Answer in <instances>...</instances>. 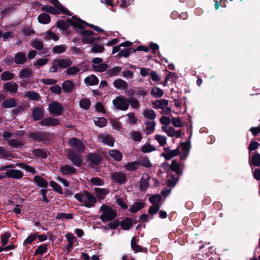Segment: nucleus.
Listing matches in <instances>:
<instances>
[{
	"label": "nucleus",
	"mask_w": 260,
	"mask_h": 260,
	"mask_svg": "<svg viewBox=\"0 0 260 260\" xmlns=\"http://www.w3.org/2000/svg\"><path fill=\"white\" fill-rule=\"evenodd\" d=\"M170 171L168 173L167 178V185L168 188L164 190V197L168 196L172 189L175 186L178 181L182 172L180 169V166L176 160H173L170 166Z\"/></svg>",
	"instance_id": "nucleus-1"
},
{
	"label": "nucleus",
	"mask_w": 260,
	"mask_h": 260,
	"mask_svg": "<svg viewBox=\"0 0 260 260\" xmlns=\"http://www.w3.org/2000/svg\"><path fill=\"white\" fill-rule=\"evenodd\" d=\"M28 138L35 142L48 144L52 140L53 134L50 132L36 131L30 132L28 136Z\"/></svg>",
	"instance_id": "nucleus-2"
},
{
	"label": "nucleus",
	"mask_w": 260,
	"mask_h": 260,
	"mask_svg": "<svg viewBox=\"0 0 260 260\" xmlns=\"http://www.w3.org/2000/svg\"><path fill=\"white\" fill-rule=\"evenodd\" d=\"M100 211L102 212L100 218L103 222H108L112 220L117 216L116 211L108 205L102 204Z\"/></svg>",
	"instance_id": "nucleus-3"
},
{
	"label": "nucleus",
	"mask_w": 260,
	"mask_h": 260,
	"mask_svg": "<svg viewBox=\"0 0 260 260\" xmlns=\"http://www.w3.org/2000/svg\"><path fill=\"white\" fill-rule=\"evenodd\" d=\"M80 32L83 36L82 39V42L83 44H94L96 43V41H100L101 39L100 36L96 37L93 36V35H96V34L90 30H80Z\"/></svg>",
	"instance_id": "nucleus-4"
},
{
	"label": "nucleus",
	"mask_w": 260,
	"mask_h": 260,
	"mask_svg": "<svg viewBox=\"0 0 260 260\" xmlns=\"http://www.w3.org/2000/svg\"><path fill=\"white\" fill-rule=\"evenodd\" d=\"M56 25L58 28L62 30L68 29L69 28L70 25H71L73 26L74 29L78 32H80V30H77V28H81V26L79 24L77 23V21L76 20V19H73L72 17L71 18L68 19L66 21L62 20H59L57 21Z\"/></svg>",
	"instance_id": "nucleus-5"
},
{
	"label": "nucleus",
	"mask_w": 260,
	"mask_h": 260,
	"mask_svg": "<svg viewBox=\"0 0 260 260\" xmlns=\"http://www.w3.org/2000/svg\"><path fill=\"white\" fill-rule=\"evenodd\" d=\"M113 104L117 109L125 111L128 108V98L123 96H117L112 101Z\"/></svg>",
	"instance_id": "nucleus-6"
},
{
	"label": "nucleus",
	"mask_w": 260,
	"mask_h": 260,
	"mask_svg": "<svg viewBox=\"0 0 260 260\" xmlns=\"http://www.w3.org/2000/svg\"><path fill=\"white\" fill-rule=\"evenodd\" d=\"M64 111L63 107L60 103L53 101L49 105V111L51 115L60 116Z\"/></svg>",
	"instance_id": "nucleus-7"
},
{
	"label": "nucleus",
	"mask_w": 260,
	"mask_h": 260,
	"mask_svg": "<svg viewBox=\"0 0 260 260\" xmlns=\"http://www.w3.org/2000/svg\"><path fill=\"white\" fill-rule=\"evenodd\" d=\"M69 144L79 153H83L85 150L84 143L78 138H73L70 139L69 140Z\"/></svg>",
	"instance_id": "nucleus-8"
},
{
	"label": "nucleus",
	"mask_w": 260,
	"mask_h": 260,
	"mask_svg": "<svg viewBox=\"0 0 260 260\" xmlns=\"http://www.w3.org/2000/svg\"><path fill=\"white\" fill-rule=\"evenodd\" d=\"M68 158L70 159L73 164L77 167H80L82 163L81 156L80 154L75 152L73 150H69L67 154Z\"/></svg>",
	"instance_id": "nucleus-9"
},
{
	"label": "nucleus",
	"mask_w": 260,
	"mask_h": 260,
	"mask_svg": "<svg viewBox=\"0 0 260 260\" xmlns=\"http://www.w3.org/2000/svg\"><path fill=\"white\" fill-rule=\"evenodd\" d=\"M110 177L114 182L120 184H124L127 181L126 175L122 172L113 173Z\"/></svg>",
	"instance_id": "nucleus-10"
},
{
	"label": "nucleus",
	"mask_w": 260,
	"mask_h": 260,
	"mask_svg": "<svg viewBox=\"0 0 260 260\" xmlns=\"http://www.w3.org/2000/svg\"><path fill=\"white\" fill-rule=\"evenodd\" d=\"M39 123L42 126H56L60 124V121L58 119L51 117H47L42 119Z\"/></svg>",
	"instance_id": "nucleus-11"
},
{
	"label": "nucleus",
	"mask_w": 260,
	"mask_h": 260,
	"mask_svg": "<svg viewBox=\"0 0 260 260\" xmlns=\"http://www.w3.org/2000/svg\"><path fill=\"white\" fill-rule=\"evenodd\" d=\"M98 138L102 143L109 146L112 147L114 145L115 139L110 135L100 134Z\"/></svg>",
	"instance_id": "nucleus-12"
},
{
	"label": "nucleus",
	"mask_w": 260,
	"mask_h": 260,
	"mask_svg": "<svg viewBox=\"0 0 260 260\" xmlns=\"http://www.w3.org/2000/svg\"><path fill=\"white\" fill-rule=\"evenodd\" d=\"M84 193L87 200L84 201V206L87 208L93 207L97 202L96 198L87 191H85Z\"/></svg>",
	"instance_id": "nucleus-13"
},
{
	"label": "nucleus",
	"mask_w": 260,
	"mask_h": 260,
	"mask_svg": "<svg viewBox=\"0 0 260 260\" xmlns=\"http://www.w3.org/2000/svg\"><path fill=\"white\" fill-rule=\"evenodd\" d=\"M5 174L7 177L15 179H21L23 176V173L19 170L11 169L7 171Z\"/></svg>",
	"instance_id": "nucleus-14"
},
{
	"label": "nucleus",
	"mask_w": 260,
	"mask_h": 260,
	"mask_svg": "<svg viewBox=\"0 0 260 260\" xmlns=\"http://www.w3.org/2000/svg\"><path fill=\"white\" fill-rule=\"evenodd\" d=\"M44 116V111L42 108L37 107L34 108L31 112V118L35 121H39Z\"/></svg>",
	"instance_id": "nucleus-15"
},
{
	"label": "nucleus",
	"mask_w": 260,
	"mask_h": 260,
	"mask_svg": "<svg viewBox=\"0 0 260 260\" xmlns=\"http://www.w3.org/2000/svg\"><path fill=\"white\" fill-rule=\"evenodd\" d=\"M55 62L56 63V65L59 68L61 69H68L69 67L71 66L73 63L71 59L67 58L65 59L59 58L55 59Z\"/></svg>",
	"instance_id": "nucleus-16"
},
{
	"label": "nucleus",
	"mask_w": 260,
	"mask_h": 260,
	"mask_svg": "<svg viewBox=\"0 0 260 260\" xmlns=\"http://www.w3.org/2000/svg\"><path fill=\"white\" fill-rule=\"evenodd\" d=\"M49 2L53 5L58 10L61 11V13L66 14L69 16H72V13L67 9L65 8L58 0H49Z\"/></svg>",
	"instance_id": "nucleus-17"
},
{
	"label": "nucleus",
	"mask_w": 260,
	"mask_h": 260,
	"mask_svg": "<svg viewBox=\"0 0 260 260\" xmlns=\"http://www.w3.org/2000/svg\"><path fill=\"white\" fill-rule=\"evenodd\" d=\"M18 88V84L13 81L6 82L4 85V90L10 93H16L17 92Z\"/></svg>",
	"instance_id": "nucleus-18"
},
{
	"label": "nucleus",
	"mask_w": 260,
	"mask_h": 260,
	"mask_svg": "<svg viewBox=\"0 0 260 260\" xmlns=\"http://www.w3.org/2000/svg\"><path fill=\"white\" fill-rule=\"evenodd\" d=\"M87 159L92 164L98 166L101 163L103 158L97 153H90L87 156Z\"/></svg>",
	"instance_id": "nucleus-19"
},
{
	"label": "nucleus",
	"mask_w": 260,
	"mask_h": 260,
	"mask_svg": "<svg viewBox=\"0 0 260 260\" xmlns=\"http://www.w3.org/2000/svg\"><path fill=\"white\" fill-rule=\"evenodd\" d=\"M75 88V85L71 80H66L62 84V88L64 93H71Z\"/></svg>",
	"instance_id": "nucleus-20"
},
{
	"label": "nucleus",
	"mask_w": 260,
	"mask_h": 260,
	"mask_svg": "<svg viewBox=\"0 0 260 260\" xmlns=\"http://www.w3.org/2000/svg\"><path fill=\"white\" fill-rule=\"evenodd\" d=\"M131 246L132 249L135 252H142L144 253H147L148 249L146 247H143L142 246L137 245L136 244V238L133 237L131 240Z\"/></svg>",
	"instance_id": "nucleus-21"
},
{
	"label": "nucleus",
	"mask_w": 260,
	"mask_h": 260,
	"mask_svg": "<svg viewBox=\"0 0 260 260\" xmlns=\"http://www.w3.org/2000/svg\"><path fill=\"white\" fill-rule=\"evenodd\" d=\"M59 170L63 175H72L77 173L76 169L69 165L61 166Z\"/></svg>",
	"instance_id": "nucleus-22"
},
{
	"label": "nucleus",
	"mask_w": 260,
	"mask_h": 260,
	"mask_svg": "<svg viewBox=\"0 0 260 260\" xmlns=\"http://www.w3.org/2000/svg\"><path fill=\"white\" fill-rule=\"evenodd\" d=\"M149 186V175H144L140 182V189L142 191H146Z\"/></svg>",
	"instance_id": "nucleus-23"
},
{
	"label": "nucleus",
	"mask_w": 260,
	"mask_h": 260,
	"mask_svg": "<svg viewBox=\"0 0 260 260\" xmlns=\"http://www.w3.org/2000/svg\"><path fill=\"white\" fill-rule=\"evenodd\" d=\"M179 150L178 149L170 150L168 148H164V157L166 159H170L179 154Z\"/></svg>",
	"instance_id": "nucleus-24"
},
{
	"label": "nucleus",
	"mask_w": 260,
	"mask_h": 260,
	"mask_svg": "<svg viewBox=\"0 0 260 260\" xmlns=\"http://www.w3.org/2000/svg\"><path fill=\"white\" fill-rule=\"evenodd\" d=\"M27 60L26 55L24 52L17 53L14 56V62L17 64H23Z\"/></svg>",
	"instance_id": "nucleus-25"
},
{
	"label": "nucleus",
	"mask_w": 260,
	"mask_h": 260,
	"mask_svg": "<svg viewBox=\"0 0 260 260\" xmlns=\"http://www.w3.org/2000/svg\"><path fill=\"white\" fill-rule=\"evenodd\" d=\"M84 82L88 86H93L98 84L99 80L95 75L91 74L85 78Z\"/></svg>",
	"instance_id": "nucleus-26"
},
{
	"label": "nucleus",
	"mask_w": 260,
	"mask_h": 260,
	"mask_svg": "<svg viewBox=\"0 0 260 260\" xmlns=\"http://www.w3.org/2000/svg\"><path fill=\"white\" fill-rule=\"evenodd\" d=\"M34 180V183L40 187L46 188L48 186L47 181L40 176H35Z\"/></svg>",
	"instance_id": "nucleus-27"
},
{
	"label": "nucleus",
	"mask_w": 260,
	"mask_h": 260,
	"mask_svg": "<svg viewBox=\"0 0 260 260\" xmlns=\"http://www.w3.org/2000/svg\"><path fill=\"white\" fill-rule=\"evenodd\" d=\"M121 228L123 230H128L133 226L132 219L130 217H126L120 222Z\"/></svg>",
	"instance_id": "nucleus-28"
},
{
	"label": "nucleus",
	"mask_w": 260,
	"mask_h": 260,
	"mask_svg": "<svg viewBox=\"0 0 260 260\" xmlns=\"http://www.w3.org/2000/svg\"><path fill=\"white\" fill-rule=\"evenodd\" d=\"M2 106L3 107L5 108L15 107L17 106V102L15 99L10 98L9 99L4 100L2 104Z\"/></svg>",
	"instance_id": "nucleus-29"
},
{
	"label": "nucleus",
	"mask_w": 260,
	"mask_h": 260,
	"mask_svg": "<svg viewBox=\"0 0 260 260\" xmlns=\"http://www.w3.org/2000/svg\"><path fill=\"white\" fill-rule=\"evenodd\" d=\"M72 18L73 19H76V20L77 21V23L79 24V25L81 26V28H78L79 29H80V30H85L84 29L85 27L83 26V25H85L86 26H88L90 28H93L94 29V26H95L94 25H93L92 24H90V23H88L86 22V21L82 20L81 18H78L77 16H72Z\"/></svg>",
	"instance_id": "nucleus-30"
},
{
	"label": "nucleus",
	"mask_w": 260,
	"mask_h": 260,
	"mask_svg": "<svg viewBox=\"0 0 260 260\" xmlns=\"http://www.w3.org/2000/svg\"><path fill=\"white\" fill-rule=\"evenodd\" d=\"M144 204L141 202H136L134 203L129 208L128 211L132 213H136L139 210L143 208Z\"/></svg>",
	"instance_id": "nucleus-31"
},
{
	"label": "nucleus",
	"mask_w": 260,
	"mask_h": 260,
	"mask_svg": "<svg viewBox=\"0 0 260 260\" xmlns=\"http://www.w3.org/2000/svg\"><path fill=\"white\" fill-rule=\"evenodd\" d=\"M249 165L254 167H260V154L254 153L250 158Z\"/></svg>",
	"instance_id": "nucleus-32"
},
{
	"label": "nucleus",
	"mask_w": 260,
	"mask_h": 260,
	"mask_svg": "<svg viewBox=\"0 0 260 260\" xmlns=\"http://www.w3.org/2000/svg\"><path fill=\"white\" fill-rule=\"evenodd\" d=\"M109 155L116 161H120L122 158V154L118 150H111L109 151Z\"/></svg>",
	"instance_id": "nucleus-33"
},
{
	"label": "nucleus",
	"mask_w": 260,
	"mask_h": 260,
	"mask_svg": "<svg viewBox=\"0 0 260 260\" xmlns=\"http://www.w3.org/2000/svg\"><path fill=\"white\" fill-rule=\"evenodd\" d=\"M114 86L117 89L122 88L123 89H127L128 87L127 83L121 79L115 80L113 82Z\"/></svg>",
	"instance_id": "nucleus-34"
},
{
	"label": "nucleus",
	"mask_w": 260,
	"mask_h": 260,
	"mask_svg": "<svg viewBox=\"0 0 260 260\" xmlns=\"http://www.w3.org/2000/svg\"><path fill=\"white\" fill-rule=\"evenodd\" d=\"M94 191L99 199H104V196L109 193V190L108 188H101L96 187L94 188Z\"/></svg>",
	"instance_id": "nucleus-35"
},
{
	"label": "nucleus",
	"mask_w": 260,
	"mask_h": 260,
	"mask_svg": "<svg viewBox=\"0 0 260 260\" xmlns=\"http://www.w3.org/2000/svg\"><path fill=\"white\" fill-rule=\"evenodd\" d=\"M164 131H165L169 136L175 137L176 138H179L181 135L180 131H176L173 127H170L167 129H165L164 127Z\"/></svg>",
	"instance_id": "nucleus-36"
},
{
	"label": "nucleus",
	"mask_w": 260,
	"mask_h": 260,
	"mask_svg": "<svg viewBox=\"0 0 260 260\" xmlns=\"http://www.w3.org/2000/svg\"><path fill=\"white\" fill-rule=\"evenodd\" d=\"M38 20L42 24H48L50 22L51 18L49 14L42 13L39 15Z\"/></svg>",
	"instance_id": "nucleus-37"
},
{
	"label": "nucleus",
	"mask_w": 260,
	"mask_h": 260,
	"mask_svg": "<svg viewBox=\"0 0 260 260\" xmlns=\"http://www.w3.org/2000/svg\"><path fill=\"white\" fill-rule=\"evenodd\" d=\"M48 251V244H42L38 247L35 251L34 255H43Z\"/></svg>",
	"instance_id": "nucleus-38"
},
{
	"label": "nucleus",
	"mask_w": 260,
	"mask_h": 260,
	"mask_svg": "<svg viewBox=\"0 0 260 260\" xmlns=\"http://www.w3.org/2000/svg\"><path fill=\"white\" fill-rule=\"evenodd\" d=\"M93 121L95 125L99 127H104L107 123V120L104 117H94Z\"/></svg>",
	"instance_id": "nucleus-39"
},
{
	"label": "nucleus",
	"mask_w": 260,
	"mask_h": 260,
	"mask_svg": "<svg viewBox=\"0 0 260 260\" xmlns=\"http://www.w3.org/2000/svg\"><path fill=\"white\" fill-rule=\"evenodd\" d=\"M108 68V65L106 63H101L98 65L92 64V69L93 71L99 72H103L107 71Z\"/></svg>",
	"instance_id": "nucleus-40"
},
{
	"label": "nucleus",
	"mask_w": 260,
	"mask_h": 260,
	"mask_svg": "<svg viewBox=\"0 0 260 260\" xmlns=\"http://www.w3.org/2000/svg\"><path fill=\"white\" fill-rule=\"evenodd\" d=\"M14 77L15 74L9 71H4L1 75V79L2 81H9L14 79Z\"/></svg>",
	"instance_id": "nucleus-41"
},
{
	"label": "nucleus",
	"mask_w": 260,
	"mask_h": 260,
	"mask_svg": "<svg viewBox=\"0 0 260 260\" xmlns=\"http://www.w3.org/2000/svg\"><path fill=\"white\" fill-rule=\"evenodd\" d=\"M25 96L30 100L38 101L40 100L41 96L40 94L32 91H28L25 93Z\"/></svg>",
	"instance_id": "nucleus-42"
},
{
	"label": "nucleus",
	"mask_w": 260,
	"mask_h": 260,
	"mask_svg": "<svg viewBox=\"0 0 260 260\" xmlns=\"http://www.w3.org/2000/svg\"><path fill=\"white\" fill-rule=\"evenodd\" d=\"M32 75V72L27 68L21 70L19 77L21 78H29Z\"/></svg>",
	"instance_id": "nucleus-43"
},
{
	"label": "nucleus",
	"mask_w": 260,
	"mask_h": 260,
	"mask_svg": "<svg viewBox=\"0 0 260 260\" xmlns=\"http://www.w3.org/2000/svg\"><path fill=\"white\" fill-rule=\"evenodd\" d=\"M9 146L15 148H18L23 145V143L17 139H12L8 140Z\"/></svg>",
	"instance_id": "nucleus-44"
},
{
	"label": "nucleus",
	"mask_w": 260,
	"mask_h": 260,
	"mask_svg": "<svg viewBox=\"0 0 260 260\" xmlns=\"http://www.w3.org/2000/svg\"><path fill=\"white\" fill-rule=\"evenodd\" d=\"M16 166L21 168V169H24L26 171L30 172L33 174L36 173L35 169L29 165H27L23 163H17L16 164Z\"/></svg>",
	"instance_id": "nucleus-45"
},
{
	"label": "nucleus",
	"mask_w": 260,
	"mask_h": 260,
	"mask_svg": "<svg viewBox=\"0 0 260 260\" xmlns=\"http://www.w3.org/2000/svg\"><path fill=\"white\" fill-rule=\"evenodd\" d=\"M32 153L38 158H46L47 157L46 152L41 149H35L32 151Z\"/></svg>",
	"instance_id": "nucleus-46"
},
{
	"label": "nucleus",
	"mask_w": 260,
	"mask_h": 260,
	"mask_svg": "<svg viewBox=\"0 0 260 260\" xmlns=\"http://www.w3.org/2000/svg\"><path fill=\"white\" fill-rule=\"evenodd\" d=\"M91 102L88 99H83L79 102L80 107L84 110H88L90 107Z\"/></svg>",
	"instance_id": "nucleus-47"
},
{
	"label": "nucleus",
	"mask_w": 260,
	"mask_h": 260,
	"mask_svg": "<svg viewBox=\"0 0 260 260\" xmlns=\"http://www.w3.org/2000/svg\"><path fill=\"white\" fill-rule=\"evenodd\" d=\"M80 71V68L77 66H72L69 67L66 71L67 75L71 76L77 74Z\"/></svg>",
	"instance_id": "nucleus-48"
},
{
	"label": "nucleus",
	"mask_w": 260,
	"mask_h": 260,
	"mask_svg": "<svg viewBox=\"0 0 260 260\" xmlns=\"http://www.w3.org/2000/svg\"><path fill=\"white\" fill-rule=\"evenodd\" d=\"M121 67H115L112 69H109L106 73L108 74V76L112 77L118 75L119 73L121 72Z\"/></svg>",
	"instance_id": "nucleus-49"
},
{
	"label": "nucleus",
	"mask_w": 260,
	"mask_h": 260,
	"mask_svg": "<svg viewBox=\"0 0 260 260\" xmlns=\"http://www.w3.org/2000/svg\"><path fill=\"white\" fill-rule=\"evenodd\" d=\"M55 218L58 220L62 219H71L73 218V214L72 213H65L62 212L57 213Z\"/></svg>",
	"instance_id": "nucleus-50"
},
{
	"label": "nucleus",
	"mask_w": 260,
	"mask_h": 260,
	"mask_svg": "<svg viewBox=\"0 0 260 260\" xmlns=\"http://www.w3.org/2000/svg\"><path fill=\"white\" fill-rule=\"evenodd\" d=\"M38 237V234L37 233L30 234L28 236L27 238L24 241L23 245L26 246L28 244H30L32 242L35 241Z\"/></svg>",
	"instance_id": "nucleus-51"
},
{
	"label": "nucleus",
	"mask_w": 260,
	"mask_h": 260,
	"mask_svg": "<svg viewBox=\"0 0 260 260\" xmlns=\"http://www.w3.org/2000/svg\"><path fill=\"white\" fill-rule=\"evenodd\" d=\"M134 48L133 47L128 48L126 49H122L120 51V52L118 54V56L119 57H124L125 58L127 57L129 54L133 52V49Z\"/></svg>",
	"instance_id": "nucleus-52"
},
{
	"label": "nucleus",
	"mask_w": 260,
	"mask_h": 260,
	"mask_svg": "<svg viewBox=\"0 0 260 260\" xmlns=\"http://www.w3.org/2000/svg\"><path fill=\"white\" fill-rule=\"evenodd\" d=\"M139 166V164L138 161H132L127 163L125 166V168L128 171H135L138 169Z\"/></svg>",
	"instance_id": "nucleus-53"
},
{
	"label": "nucleus",
	"mask_w": 260,
	"mask_h": 260,
	"mask_svg": "<svg viewBox=\"0 0 260 260\" xmlns=\"http://www.w3.org/2000/svg\"><path fill=\"white\" fill-rule=\"evenodd\" d=\"M50 185L51 187H52V188L55 191L59 193V194L63 193L62 189L61 186L59 185L58 183H57L56 182L54 181H50Z\"/></svg>",
	"instance_id": "nucleus-54"
},
{
	"label": "nucleus",
	"mask_w": 260,
	"mask_h": 260,
	"mask_svg": "<svg viewBox=\"0 0 260 260\" xmlns=\"http://www.w3.org/2000/svg\"><path fill=\"white\" fill-rule=\"evenodd\" d=\"M155 147L151 145L150 144H145L141 147V151L144 153H149L155 150Z\"/></svg>",
	"instance_id": "nucleus-55"
},
{
	"label": "nucleus",
	"mask_w": 260,
	"mask_h": 260,
	"mask_svg": "<svg viewBox=\"0 0 260 260\" xmlns=\"http://www.w3.org/2000/svg\"><path fill=\"white\" fill-rule=\"evenodd\" d=\"M161 197L160 194H154L151 196L149 198V201L152 204V205H158V203L161 200Z\"/></svg>",
	"instance_id": "nucleus-56"
},
{
	"label": "nucleus",
	"mask_w": 260,
	"mask_h": 260,
	"mask_svg": "<svg viewBox=\"0 0 260 260\" xmlns=\"http://www.w3.org/2000/svg\"><path fill=\"white\" fill-rule=\"evenodd\" d=\"M11 156L12 154L10 151L0 146V158L6 159Z\"/></svg>",
	"instance_id": "nucleus-57"
},
{
	"label": "nucleus",
	"mask_w": 260,
	"mask_h": 260,
	"mask_svg": "<svg viewBox=\"0 0 260 260\" xmlns=\"http://www.w3.org/2000/svg\"><path fill=\"white\" fill-rule=\"evenodd\" d=\"M145 124L146 126L147 129L148 131L147 134H150L152 133L154 131V127L155 124L154 121H148L145 122Z\"/></svg>",
	"instance_id": "nucleus-58"
},
{
	"label": "nucleus",
	"mask_w": 260,
	"mask_h": 260,
	"mask_svg": "<svg viewBox=\"0 0 260 260\" xmlns=\"http://www.w3.org/2000/svg\"><path fill=\"white\" fill-rule=\"evenodd\" d=\"M90 182L93 185L96 186H102L104 184V181L101 178L98 177L91 178Z\"/></svg>",
	"instance_id": "nucleus-59"
},
{
	"label": "nucleus",
	"mask_w": 260,
	"mask_h": 260,
	"mask_svg": "<svg viewBox=\"0 0 260 260\" xmlns=\"http://www.w3.org/2000/svg\"><path fill=\"white\" fill-rule=\"evenodd\" d=\"M151 94L155 98H160L162 95V90L159 88L154 87L151 91Z\"/></svg>",
	"instance_id": "nucleus-60"
},
{
	"label": "nucleus",
	"mask_w": 260,
	"mask_h": 260,
	"mask_svg": "<svg viewBox=\"0 0 260 260\" xmlns=\"http://www.w3.org/2000/svg\"><path fill=\"white\" fill-rule=\"evenodd\" d=\"M95 43L91 48V51L93 53H102L105 50V48L102 45H98Z\"/></svg>",
	"instance_id": "nucleus-61"
},
{
	"label": "nucleus",
	"mask_w": 260,
	"mask_h": 260,
	"mask_svg": "<svg viewBox=\"0 0 260 260\" xmlns=\"http://www.w3.org/2000/svg\"><path fill=\"white\" fill-rule=\"evenodd\" d=\"M31 46L33 48L37 50H41L43 49L44 45L41 41L35 40L31 42Z\"/></svg>",
	"instance_id": "nucleus-62"
},
{
	"label": "nucleus",
	"mask_w": 260,
	"mask_h": 260,
	"mask_svg": "<svg viewBox=\"0 0 260 260\" xmlns=\"http://www.w3.org/2000/svg\"><path fill=\"white\" fill-rule=\"evenodd\" d=\"M66 45H56L53 48V52L54 53H62L66 51Z\"/></svg>",
	"instance_id": "nucleus-63"
},
{
	"label": "nucleus",
	"mask_w": 260,
	"mask_h": 260,
	"mask_svg": "<svg viewBox=\"0 0 260 260\" xmlns=\"http://www.w3.org/2000/svg\"><path fill=\"white\" fill-rule=\"evenodd\" d=\"M10 237L11 234L8 232H5L1 236V242L2 243V246H5L7 245Z\"/></svg>",
	"instance_id": "nucleus-64"
}]
</instances>
